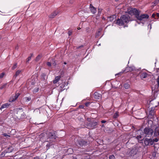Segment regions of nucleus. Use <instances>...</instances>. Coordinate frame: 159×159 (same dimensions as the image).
Here are the masks:
<instances>
[{"mask_svg": "<svg viewBox=\"0 0 159 159\" xmlns=\"http://www.w3.org/2000/svg\"><path fill=\"white\" fill-rule=\"evenodd\" d=\"M127 12L130 15H134L137 20L141 21H145L146 19L149 17V16L147 14H140V11L135 8H128Z\"/></svg>", "mask_w": 159, "mask_h": 159, "instance_id": "nucleus-1", "label": "nucleus"}, {"mask_svg": "<svg viewBox=\"0 0 159 159\" xmlns=\"http://www.w3.org/2000/svg\"><path fill=\"white\" fill-rule=\"evenodd\" d=\"M131 20L129 15L128 14H125L122 15L120 19L117 20L116 24L120 26H122L125 23H128Z\"/></svg>", "mask_w": 159, "mask_h": 159, "instance_id": "nucleus-2", "label": "nucleus"}, {"mask_svg": "<svg viewBox=\"0 0 159 159\" xmlns=\"http://www.w3.org/2000/svg\"><path fill=\"white\" fill-rule=\"evenodd\" d=\"M153 130L149 127L145 128L143 133V135H144V136L145 137H151L153 135Z\"/></svg>", "mask_w": 159, "mask_h": 159, "instance_id": "nucleus-3", "label": "nucleus"}, {"mask_svg": "<svg viewBox=\"0 0 159 159\" xmlns=\"http://www.w3.org/2000/svg\"><path fill=\"white\" fill-rule=\"evenodd\" d=\"M17 110V118L19 120H22L25 118L26 115L24 111V110L21 107H19Z\"/></svg>", "mask_w": 159, "mask_h": 159, "instance_id": "nucleus-4", "label": "nucleus"}, {"mask_svg": "<svg viewBox=\"0 0 159 159\" xmlns=\"http://www.w3.org/2000/svg\"><path fill=\"white\" fill-rule=\"evenodd\" d=\"M76 143L80 147H85L88 144V141L81 138H78L76 140Z\"/></svg>", "mask_w": 159, "mask_h": 159, "instance_id": "nucleus-5", "label": "nucleus"}, {"mask_svg": "<svg viewBox=\"0 0 159 159\" xmlns=\"http://www.w3.org/2000/svg\"><path fill=\"white\" fill-rule=\"evenodd\" d=\"M159 85L157 84L154 87H152V91L153 93V96L154 97V99L156 98L157 97L158 94H159Z\"/></svg>", "mask_w": 159, "mask_h": 159, "instance_id": "nucleus-6", "label": "nucleus"}, {"mask_svg": "<svg viewBox=\"0 0 159 159\" xmlns=\"http://www.w3.org/2000/svg\"><path fill=\"white\" fill-rule=\"evenodd\" d=\"M134 70L137 71V70H136L135 67L134 66H127L126 67L124 70H123L121 72H119V73L116 74L115 75L116 76V75H118L121 73H123L124 72L125 73H127L129 71H131Z\"/></svg>", "mask_w": 159, "mask_h": 159, "instance_id": "nucleus-7", "label": "nucleus"}, {"mask_svg": "<svg viewBox=\"0 0 159 159\" xmlns=\"http://www.w3.org/2000/svg\"><path fill=\"white\" fill-rule=\"evenodd\" d=\"M98 122L94 120L89 121L87 124V126L88 127L91 128L92 129L96 128Z\"/></svg>", "mask_w": 159, "mask_h": 159, "instance_id": "nucleus-8", "label": "nucleus"}, {"mask_svg": "<svg viewBox=\"0 0 159 159\" xmlns=\"http://www.w3.org/2000/svg\"><path fill=\"white\" fill-rule=\"evenodd\" d=\"M138 151V147L132 149L128 153V155L129 157H134L136 155Z\"/></svg>", "mask_w": 159, "mask_h": 159, "instance_id": "nucleus-9", "label": "nucleus"}, {"mask_svg": "<svg viewBox=\"0 0 159 159\" xmlns=\"http://www.w3.org/2000/svg\"><path fill=\"white\" fill-rule=\"evenodd\" d=\"M137 71H139V73L137 74H136V75H138L139 74H140V77L141 79L147 78V76L148 75L147 73L145 72L140 71V70L139 69H137Z\"/></svg>", "mask_w": 159, "mask_h": 159, "instance_id": "nucleus-10", "label": "nucleus"}, {"mask_svg": "<svg viewBox=\"0 0 159 159\" xmlns=\"http://www.w3.org/2000/svg\"><path fill=\"white\" fill-rule=\"evenodd\" d=\"M49 138L51 140L50 141L52 142H55L57 137L56 136L55 131H52L49 132L48 134Z\"/></svg>", "mask_w": 159, "mask_h": 159, "instance_id": "nucleus-11", "label": "nucleus"}, {"mask_svg": "<svg viewBox=\"0 0 159 159\" xmlns=\"http://www.w3.org/2000/svg\"><path fill=\"white\" fill-rule=\"evenodd\" d=\"M152 139L146 138L144 140V143L147 146L152 145L154 143V141Z\"/></svg>", "mask_w": 159, "mask_h": 159, "instance_id": "nucleus-12", "label": "nucleus"}, {"mask_svg": "<svg viewBox=\"0 0 159 159\" xmlns=\"http://www.w3.org/2000/svg\"><path fill=\"white\" fill-rule=\"evenodd\" d=\"M155 111L154 108L152 107L151 110L149 111L148 116L150 118H154V116L155 114Z\"/></svg>", "mask_w": 159, "mask_h": 159, "instance_id": "nucleus-13", "label": "nucleus"}, {"mask_svg": "<svg viewBox=\"0 0 159 159\" xmlns=\"http://www.w3.org/2000/svg\"><path fill=\"white\" fill-rule=\"evenodd\" d=\"M14 148L13 147L11 146H10L9 147L6 148L4 151V153H10L12 152Z\"/></svg>", "mask_w": 159, "mask_h": 159, "instance_id": "nucleus-14", "label": "nucleus"}, {"mask_svg": "<svg viewBox=\"0 0 159 159\" xmlns=\"http://www.w3.org/2000/svg\"><path fill=\"white\" fill-rule=\"evenodd\" d=\"M116 15H113L109 17H107V20L108 21L111 22L114 20L115 21L116 18Z\"/></svg>", "mask_w": 159, "mask_h": 159, "instance_id": "nucleus-15", "label": "nucleus"}, {"mask_svg": "<svg viewBox=\"0 0 159 159\" xmlns=\"http://www.w3.org/2000/svg\"><path fill=\"white\" fill-rule=\"evenodd\" d=\"M153 134L155 137H157L159 135V126L156 127Z\"/></svg>", "mask_w": 159, "mask_h": 159, "instance_id": "nucleus-16", "label": "nucleus"}, {"mask_svg": "<svg viewBox=\"0 0 159 159\" xmlns=\"http://www.w3.org/2000/svg\"><path fill=\"white\" fill-rule=\"evenodd\" d=\"M90 9L91 12L93 14H95L97 12L96 8L94 7L92 4L90 5Z\"/></svg>", "mask_w": 159, "mask_h": 159, "instance_id": "nucleus-17", "label": "nucleus"}, {"mask_svg": "<svg viewBox=\"0 0 159 159\" xmlns=\"http://www.w3.org/2000/svg\"><path fill=\"white\" fill-rule=\"evenodd\" d=\"M102 97V95L98 93V92H95L94 94V97L96 99H99Z\"/></svg>", "mask_w": 159, "mask_h": 159, "instance_id": "nucleus-18", "label": "nucleus"}, {"mask_svg": "<svg viewBox=\"0 0 159 159\" xmlns=\"http://www.w3.org/2000/svg\"><path fill=\"white\" fill-rule=\"evenodd\" d=\"M58 12L56 11H54L50 15H49V17L50 18H53L58 14Z\"/></svg>", "mask_w": 159, "mask_h": 159, "instance_id": "nucleus-19", "label": "nucleus"}, {"mask_svg": "<svg viewBox=\"0 0 159 159\" xmlns=\"http://www.w3.org/2000/svg\"><path fill=\"white\" fill-rule=\"evenodd\" d=\"M65 83H62L59 85V88L60 91H62L65 89V88H64L65 87Z\"/></svg>", "mask_w": 159, "mask_h": 159, "instance_id": "nucleus-20", "label": "nucleus"}, {"mask_svg": "<svg viewBox=\"0 0 159 159\" xmlns=\"http://www.w3.org/2000/svg\"><path fill=\"white\" fill-rule=\"evenodd\" d=\"M61 78V77L60 76L56 77L54 80L53 81V83L54 84H56L60 80Z\"/></svg>", "mask_w": 159, "mask_h": 159, "instance_id": "nucleus-21", "label": "nucleus"}, {"mask_svg": "<svg viewBox=\"0 0 159 159\" xmlns=\"http://www.w3.org/2000/svg\"><path fill=\"white\" fill-rule=\"evenodd\" d=\"M10 105V103H6L3 104L0 108L1 110L5 108H7Z\"/></svg>", "mask_w": 159, "mask_h": 159, "instance_id": "nucleus-22", "label": "nucleus"}, {"mask_svg": "<svg viewBox=\"0 0 159 159\" xmlns=\"http://www.w3.org/2000/svg\"><path fill=\"white\" fill-rule=\"evenodd\" d=\"M46 74L44 73H42L41 75V79L43 80H45L46 79Z\"/></svg>", "mask_w": 159, "mask_h": 159, "instance_id": "nucleus-23", "label": "nucleus"}, {"mask_svg": "<svg viewBox=\"0 0 159 159\" xmlns=\"http://www.w3.org/2000/svg\"><path fill=\"white\" fill-rule=\"evenodd\" d=\"M124 87L125 89H128L129 88L130 85L127 83H125L124 84Z\"/></svg>", "mask_w": 159, "mask_h": 159, "instance_id": "nucleus-24", "label": "nucleus"}, {"mask_svg": "<svg viewBox=\"0 0 159 159\" xmlns=\"http://www.w3.org/2000/svg\"><path fill=\"white\" fill-rule=\"evenodd\" d=\"M42 55L41 54L39 55L36 58L35 60L36 61H38L42 57Z\"/></svg>", "mask_w": 159, "mask_h": 159, "instance_id": "nucleus-25", "label": "nucleus"}, {"mask_svg": "<svg viewBox=\"0 0 159 159\" xmlns=\"http://www.w3.org/2000/svg\"><path fill=\"white\" fill-rule=\"evenodd\" d=\"M119 112L118 111H116L115 112V113L113 115V118L114 119H116L118 116H119Z\"/></svg>", "mask_w": 159, "mask_h": 159, "instance_id": "nucleus-26", "label": "nucleus"}, {"mask_svg": "<svg viewBox=\"0 0 159 159\" xmlns=\"http://www.w3.org/2000/svg\"><path fill=\"white\" fill-rule=\"evenodd\" d=\"M81 156L80 155H77L76 157H73L71 159H82Z\"/></svg>", "mask_w": 159, "mask_h": 159, "instance_id": "nucleus-27", "label": "nucleus"}, {"mask_svg": "<svg viewBox=\"0 0 159 159\" xmlns=\"http://www.w3.org/2000/svg\"><path fill=\"white\" fill-rule=\"evenodd\" d=\"M16 100V99H15V98H14V97L13 96H12V97H10V99L9 100V101L10 102H12L15 101Z\"/></svg>", "mask_w": 159, "mask_h": 159, "instance_id": "nucleus-28", "label": "nucleus"}, {"mask_svg": "<svg viewBox=\"0 0 159 159\" xmlns=\"http://www.w3.org/2000/svg\"><path fill=\"white\" fill-rule=\"evenodd\" d=\"M20 95V93H16L15 95L13 97L15 98V99L16 100Z\"/></svg>", "mask_w": 159, "mask_h": 159, "instance_id": "nucleus-29", "label": "nucleus"}, {"mask_svg": "<svg viewBox=\"0 0 159 159\" xmlns=\"http://www.w3.org/2000/svg\"><path fill=\"white\" fill-rule=\"evenodd\" d=\"M20 72H21V70H17L16 72V74L14 76L16 77L17 76H18L20 74Z\"/></svg>", "mask_w": 159, "mask_h": 159, "instance_id": "nucleus-30", "label": "nucleus"}, {"mask_svg": "<svg viewBox=\"0 0 159 159\" xmlns=\"http://www.w3.org/2000/svg\"><path fill=\"white\" fill-rule=\"evenodd\" d=\"M52 144L49 143L47 144L46 145V149L47 150L50 147L52 146Z\"/></svg>", "mask_w": 159, "mask_h": 159, "instance_id": "nucleus-31", "label": "nucleus"}, {"mask_svg": "<svg viewBox=\"0 0 159 159\" xmlns=\"http://www.w3.org/2000/svg\"><path fill=\"white\" fill-rule=\"evenodd\" d=\"M30 56L28 58H27V61H26L27 62H28L29 61H30L31 59V57L33 55V54L32 53H30Z\"/></svg>", "mask_w": 159, "mask_h": 159, "instance_id": "nucleus-32", "label": "nucleus"}, {"mask_svg": "<svg viewBox=\"0 0 159 159\" xmlns=\"http://www.w3.org/2000/svg\"><path fill=\"white\" fill-rule=\"evenodd\" d=\"M39 88H37L34 89L33 90V92L34 93H36L39 90Z\"/></svg>", "mask_w": 159, "mask_h": 159, "instance_id": "nucleus-33", "label": "nucleus"}, {"mask_svg": "<svg viewBox=\"0 0 159 159\" xmlns=\"http://www.w3.org/2000/svg\"><path fill=\"white\" fill-rule=\"evenodd\" d=\"M25 99L27 102L31 100L30 97H25Z\"/></svg>", "mask_w": 159, "mask_h": 159, "instance_id": "nucleus-34", "label": "nucleus"}, {"mask_svg": "<svg viewBox=\"0 0 159 159\" xmlns=\"http://www.w3.org/2000/svg\"><path fill=\"white\" fill-rule=\"evenodd\" d=\"M153 3L154 5H156L159 3V0H155Z\"/></svg>", "mask_w": 159, "mask_h": 159, "instance_id": "nucleus-35", "label": "nucleus"}, {"mask_svg": "<svg viewBox=\"0 0 159 159\" xmlns=\"http://www.w3.org/2000/svg\"><path fill=\"white\" fill-rule=\"evenodd\" d=\"M57 62H56V61L55 60H53V62H52V65L54 66H56L57 65Z\"/></svg>", "mask_w": 159, "mask_h": 159, "instance_id": "nucleus-36", "label": "nucleus"}, {"mask_svg": "<svg viewBox=\"0 0 159 159\" xmlns=\"http://www.w3.org/2000/svg\"><path fill=\"white\" fill-rule=\"evenodd\" d=\"M7 85L6 84H4L3 85H2L0 87V89H2L3 88H5V87Z\"/></svg>", "mask_w": 159, "mask_h": 159, "instance_id": "nucleus-37", "label": "nucleus"}, {"mask_svg": "<svg viewBox=\"0 0 159 159\" xmlns=\"http://www.w3.org/2000/svg\"><path fill=\"white\" fill-rule=\"evenodd\" d=\"M115 157L113 155H111L109 157V159H115Z\"/></svg>", "mask_w": 159, "mask_h": 159, "instance_id": "nucleus-38", "label": "nucleus"}, {"mask_svg": "<svg viewBox=\"0 0 159 159\" xmlns=\"http://www.w3.org/2000/svg\"><path fill=\"white\" fill-rule=\"evenodd\" d=\"M17 64L16 63L14 65V66L12 67V70H14L15 68H16V67H17Z\"/></svg>", "mask_w": 159, "mask_h": 159, "instance_id": "nucleus-39", "label": "nucleus"}, {"mask_svg": "<svg viewBox=\"0 0 159 159\" xmlns=\"http://www.w3.org/2000/svg\"><path fill=\"white\" fill-rule=\"evenodd\" d=\"M156 13H153L152 16V17L154 18L155 19H157L156 18Z\"/></svg>", "mask_w": 159, "mask_h": 159, "instance_id": "nucleus-40", "label": "nucleus"}, {"mask_svg": "<svg viewBox=\"0 0 159 159\" xmlns=\"http://www.w3.org/2000/svg\"><path fill=\"white\" fill-rule=\"evenodd\" d=\"M67 151L68 152H69V151L70 152H69V153L70 154H71L73 152L72 149L71 148H69L68 149Z\"/></svg>", "mask_w": 159, "mask_h": 159, "instance_id": "nucleus-41", "label": "nucleus"}, {"mask_svg": "<svg viewBox=\"0 0 159 159\" xmlns=\"http://www.w3.org/2000/svg\"><path fill=\"white\" fill-rule=\"evenodd\" d=\"M46 64L48 66L50 67L52 64L50 62L48 61L47 62Z\"/></svg>", "mask_w": 159, "mask_h": 159, "instance_id": "nucleus-42", "label": "nucleus"}, {"mask_svg": "<svg viewBox=\"0 0 159 159\" xmlns=\"http://www.w3.org/2000/svg\"><path fill=\"white\" fill-rule=\"evenodd\" d=\"M90 102H87L85 103V104L86 107H88L90 104Z\"/></svg>", "mask_w": 159, "mask_h": 159, "instance_id": "nucleus-43", "label": "nucleus"}, {"mask_svg": "<svg viewBox=\"0 0 159 159\" xmlns=\"http://www.w3.org/2000/svg\"><path fill=\"white\" fill-rule=\"evenodd\" d=\"M84 105H80L79 106V108L81 109H84Z\"/></svg>", "mask_w": 159, "mask_h": 159, "instance_id": "nucleus-44", "label": "nucleus"}, {"mask_svg": "<svg viewBox=\"0 0 159 159\" xmlns=\"http://www.w3.org/2000/svg\"><path fill=\"white\" fill-rule=\"evenodd\" d=\"M136 138L138 139L139 140L140 139H141L142 138V136L140 135H138L136 137Z\"/></svg>", "mask_w": 159, "mask_h": 159, "instance_id": "nucleus-45", "label": "nucleus"}, {"mask_svg": "<svg viewBox=\"0 0 159 159\" xmlns=\"http://www.w3.org/2000/svg\"><path fill=\"white\" fill-rule=\"evenodd\" d=\"M3 135L6 138H8V137H10V135H9L8 134H6V133H4L3 134Z\"/></svg>", "mask_w": 159, "mask_h": 159, "instance_id": "nucleus-46", "label": "nucleus"}, {"mask_svg": "<svg viewBox=\"0 0 159 159\" xmlns=\"http://www.w3.org/2000/svg\"><path fill=\"white\" fill-rule=\"evenodd\" d=\"M4 75V73H2L0 74V78H2L3 77Z\"/></svg>", "mask_w": 159, "mask_h": 159, "instance_id": "nucleus-47", "label": "nucleus"}, {"mask_svg": "<svg viewBox=\"0 0 159 159\" xmlns=\"http://www.w3.org/2000/svg\"><path fill=\"white\" fill-rule=\"evenodd\" d=\"M68 34L69 36L71 35L72 34V32L71 31H69L68 32Z\"/></svg>", "mask_w": 159, "mask_h": 159, "instance_id": "nucleus-48", "label": "nucleus"}, {"mask_svg": "<svg viewBox=\"0 0 159 159\" xmlns=\"http://www.w3.org/2000/svg\"><path fill=\"white\" fill-rule=\"evenodd\" d=\"M84 47V46L83 45H81L80 46H78V47H77V49H80L81 48H82Z\"/></svg>", "mask_w": 159, "mask_h": 159, "instance_id": "nucleus-49", "label": "nucleus"}, {"mask_svg": "<svg viewBox=\"0 0 159 159\" xmlns=\"http://www.w3.org/2000/svg\"><path fill=\"white\" fill-rule=\"evenodd\" d=\"M158 139L157 138H156L155 139H152V141H154V142H157L158 141Z\"/></svg>", "mask_w": 159, "mask_h": 159, "instance_id": "nucleus-50", "label": "nucleus"}, {"mask_svg": "<svg viewBox=\"0 0 159 159\" xmlns=\"http://www.w3.org/2000/svg\"><path fill=\"white\" fill-rule=\"evenodd\" d=\"M156 73L157 75H158L159 74V68L156 69Z\"/></svg>", "mask_w": 159, "mask_h": 159, "instance_id": "nucleus-51", "label": "nucleus"}, {"mask_svg": "<svg viewBox=\"0 0 159 159\" xmlns=\"http://www.w3.org/2000/svg\"><path fill=\"white\" fill-rule=\"evenodd\" d=\"M74 2V0H70L69 1V3L71 4H72Z\"/></svg>", "mask_w": 159, "mask_h": 159, "instance_id": "nucleus-52", "label": "nucleus"}, {"mask_svg": "<svg viewBox=\"0 0 159 159\" xmlns=\"http://www.w3.org/2000/svg\"><path fill=\"white\" fill-rule=\"evenodd\" d=\"M157 84H158V85H159V76H158V78L157 79Z\"/></svg>", "mask_w": 159, "mask_h": 159, "instance_id": "nucleus-53", "label": "nucleus"}, {"mask_svg": "<svg viewBox=\"0 0 159 159\" xmlns=\"http://www.w3.org/2000/svg\"><path fill=\"white\" fill-rule=\"evenodd\" d=\"M156 16L157 18H159V13H155Z\"/></svg>", "mask_w": 159, "mask_h": 159, "instance_id": "nucleus-54", "label": "nucleus"}, {"mask_svg": "<svg viewBox=\"0 0 159 159\" xmlns=\"http://www.w3.org/2000/svg\"><path fill=\"white\" fill-rule=\"evenodd\" d=\"M107 122V121L105 120H101V122L102 123H106Z\"/></svg>", "mask_w": 159, "mask_h": 159, "instance_id": "nucleus-55", "label": "nucleus"}, {"mask_svg": "<svg viewBox=\"0 0 159 159\" xmlns=\"http://www.w3.org/2000/svg\"><path fill=\"white\" fill-rule=\"evenodd\" d=\"M34 159H40L39 157H36L34 158Z\"/></svg>", "mask_w": 159, "mask_h": 159, "instance_id": "nucleus-56", "label": "nucleus"}, {"mask_svg": "<svg viewBox=\"0 0 159 159\" xmlns=\"http://www.w3.org/2000/svg\"><path fill=\"white\" fill-rule=\"evenodd\" d=\"M151 26H152V25L151 24H149L148 25V27H150V29H151Z\"/></svg>", "mask_w": 159, "mask_h": 159, "instance_id": "nucleus-57", "label": "nucleus"}, {"mask_svg": "<svg viewBox=\"0 0 159 159\" xmlns=\"http://www.w3.org/2000/svg\"><path fill=\"white\" fill-rule=\"evenodd\" d=\"M3 152H4V151L1 154V156H3V154H4V156L5 154V153H4Z\"/></svg>", "mask_w": 159, "mask_h": 159, "instance_id": "nucleus-58", "label": "nucleus"}, {"mask_svg": "<svg viewBox=\"0 0 159 159\" xmlns=\"http://www.w3.org/2000/svg\"><path fill=\"white\" fill-rule=\"evenodd\" d=\"M102 20H106L105 18L103 17L102 18Z\"/></svg>", "mask_w": 159, "mask_h": 159, "instance_id": "nucleus-59", "label": "nucleus"}, {"mask_svg": "<svg viewBox=\"0 0 159 159\" xmlns=\"http://www.w3.org/2000/svg\"><path fill=\"white\" fill-rule=\"evenodd\" d=\"M153 100H152L151 101H150L149 104L150 105L151 104V102Z\"/></svg>", "mask_w": 159, "mask_h": 159, "instance_id": "nucleus-60", "label": "nucleus"}, {"mask_svg": "<svg viewBox=\"0 0 159 159\" xmlns=\"http://www.w3.org/2000/svg\"><path fill=\"white\" fill-rule=\"evenodd\" d=\"M18 49V45H17V46L16 47V49Z\"/></svg>", "mask_w": 159, "mask_h": 159, "instance_id": "nucleus-61", "label": "nucleus"}, {"mask_svg": "<svg viewBox=\"0 0 159 159\" xmlns=\"http://www.w3.org/2000/svg\"><path fill=\"white\" fill-rule=\"evenodd\" d=\"M104 127V125L103 124V125H101L102 127Z\"/></svg>", "mask_w": 159, "mask_h": 159, "instance_id": "nucleus-62", "label": "nucleus"}, {"mask_svg": "<svg viewBox=\"0 0 159 159\" xmlns=\"http://www.w3.org/2000/svg\"><path fill=\"white\" fill-rule=\"evenodd\" d=\"M64 64L65 65H66L67 64V63L66 62H64Z\"/></svg>", "mask_w": 159, "mask_h": 159, "instance_id": "nucleus-63", "label": "nucleus"}, {"mask_svg": "<svg viewBox=\"0 0 159 159\" xmlns=\"http://www.w3.org/2000/svg\"><path fill=\"white\" fill-rule=\"evenodd\" d=\"M80 27H79V28H78V30H80Z\"/></svg>", "mask_w": 159, "mask_h": 159, "instance_id": "nucleus-64", "label": "nucleus"}]
</instances>
